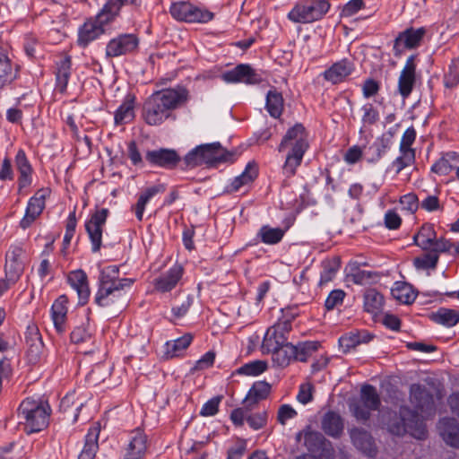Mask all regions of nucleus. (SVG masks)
<instances>
[{
    "mask_svg": "<svg viewBox=\"0 0 459 459\" xmlns=\"http://www.w3.org/2000/svg\"><path fill=\"white\" fill-rule=\"evenodd\" d=\"M188 91L178 86L153 92L143 104L142 118L149 126H158L168 119H176L174 110L188 100Z\"/></svg>",
    "mask_w": 459,
    "mask_h": 459,
    "instance_id": "1",
    "label": "nucleus"
},
{
    "mask_svg": "<svg viewBox=\"0 0 459 459\" xmlns=\"http://www.w3.org/2000/svg\"><path fill=\"white\" fill-rule=\"evenodd\" d=\"M236 152L225 150L220 143L201 144L191 150L184 158L187 168L202 165L214 166L221 162L233 161Z\"/></svg>",
    "mask_w": 459,
    "mask_h": 459,
    "instance_id": "2",
    "label": "nucleus"
},
{
    "mask_svg": "<svg viewBox=\"0 0 459 459\" xmlns=\"http://www.w3.org/2000/svg\"><path fill=\"white\" fill-rule=\"evenodd\" d=\"M275 350H263L272 353L273 361L280 368H286L293 361L306 362L309 357L316 352L320 343L318 342L309 341L299 342L293 345L290 342L277 344Z\"/></svg>",
    "mask_w": 459,
    "mask_h": 459,
    "instance_id": "3",
    "label": "nucleus"
},
{
    "mask_svg": "<svg viewBox=\"0 0 459 459\" xmlns=\"http://www.w3.org/2000/svg\"><path fill=\"white\" fill-rule=\"evenodd\" d=\"M51 409L47 402L26 398L19 407V415L28 433L39 432L48 427Z\"/></svg>",
    "mask_w": 459,
    "mask_h": 459,
    "instance_id": "4",
    "label": "nucleus"
},
{
    "mask_svg": "<svg viewBox=\"0 0 459 459\" xmlns=\"http://www.w3.org/2000/svg\"><path fill=\"white\" fill-rule=\"evenodd\" d=\"M387 429L396 436H402L405 432H409L417 439H424L427 437L426 426L419 412L407 407L400 409V418L388 422Z\"/></svg>",
    "mask_w": 459,
    "mask_h": 459,
    "instance_id": "5",
    "label": "nucleus"
},
{
    "mask_svg": "<svg viewBox=\"0 0 459 459\" xmlns=\"http://www.w3.org/2000/svg\"><path fill=\"white\" fill-rule=\"evenodd\" d=\"M330 9L327 0H301L288 13L295 23H309L321 19Z\"/></svg>",
    "mask_w": 459,
    "mask_h": 459,
    "instance_id": "6",
    "label": "nucleus"
},
{
    "mask_svg": "<svg viewBox=\"0 0 459 459\" xmlns=\"http://www.w3.org/2000/svg\"><path fill=\"white\" fill-rule=\"evenodd\" d=\"M169 13L175 20L186 22L204 23L213 18L212 13L186 1L173 2L169 7Z\"/></svg>",
    "mask_w": 459,
    "mask_h": 459,
    "instance_id": "7",
    "label": "nucleus"
},
{
    "mask_svg": "<svg viewBox=\"0 0 459 459\" xmlns=\"http://www.w3.org/2000/svg\"><path fill=\"white\" fill-rule=\"evenodd\" d=\"M414 244L423 250L435 253L449 252L453 244L445 238H437L434 226L429 223L423 224L418 233L413 237Z\"/></svg>",
    "mask_w": 459,
    "mask_h": 459,
    "instance_id": "8",
    "label": "nucleus"
},
{
    "mask_svg": "<svg viewBox=\"0 0 459 459\" xmlns=\"http://www.w3.org/2000/svg\"><path fill=\"white\" fill-rule=\"evenodd\" d=\"M109 211L107 208L96 210L85 223V229L91 243V251H100L102 244V232Z\"/></svg>",
    "mask_w": 459,
    "mask_h": 459,
    "instance_id": "9",
    "label": "nucleus"
},
{
    "mask_svg": "<svg viewBox=\"0 0 459 459\" xmlns=\"http://www.w3.org/2000/svg\"><path fill=\"white\" fill-rule=\"evenodd\" d=\"M50 194L49 188H40L30 198L25 214L20 221L22 229H28L39 217L45 209L46 199L50 196Z\"/></svg>",
    "mask_w": 459,
    "mask_h": 459,
    "instance_id": "10",
    "label": "nucleus"
},
{
    "mask_svg": "<svg viewBox=\"0 0 459 459\" xmlns=\"http://www.w3.org/2000/svg\"><path fill=\"white\" fill-rule=\"evenodd\" d=\"M139 39L135 34L126 33L110 39L106 47L107 57H117L129 55L136 51Z\"/></svg>",
    "mask_w": 459,
    "mask_h": 459,
    "instance_id": "11",
    "label": "nucleus"
},
{
    "mask_svg": "<svg viewBox=\"0 0 459 459\" xmlns=\"http://www.w3.org/2000/svg\"><path fill=\"white\" fill-rule=\"evenodd\" d=\"M425 34L426 29L423 27L418 29L411 27L400 32L394 41V55L398 57L401 56L406 49L418 48Z\"/></svg>",
    "mask_w": 459,
    "mask_h": 459,
    "instance_id": "12",
    "label": "nucleus"
},
{
    "mask_svg": "<svg viewBox=\"0 0 459 459\" xmlns=\"http://www.w3.org/2000/svg\"><path fill=\"white\" fill-rule=\"evenodd\" d=\"M100 294L110 293L112 288H130L134 280L119 277V267L117 265H108L100 271L99 278Z\"/></svg>",
    "mask_w": 459,
    "mask_h": 459,
    "instance_id": "13",
    "label": "nucleus"
},
{
    "mask_svg": "<svg viewBox=\"0 0 459 459\" xmlns=\"http://www.w3.org/2000/svg\"><path fill=\"white\" fill-rule=\"evenodd\" d=\"M24 250L21 245H13L5 255V277L9 282L14 283L22 275L24 265L22 255Z\"/></svg>",
    "mask_w": 459,
    "mask_h": 459,
    "instance_id": "14",
    "label": "nucleus"
},
{
    "mask_svg": "<svg viewBox=\"0 0 459 459\" xmlns=\"http://www.w3.org/2000/svg\"><path fill=\"white\" fill-rule=\"evenodd\" d=\"M291 329V325L287 321L278 320L267 330L262 342V349L275 350V347H278L277 344H281L287 342V335Z\"/></svg>",
    "mask_w": 459,
    "mask_h": 459,
    "instance_id": "15",
    "label": "nucleus"
},
{
    "mask_svg": "<svg viewBox=\"0 0 459 459\" xmlns=\"http://www.w3.org/2000/svg\"><path fill=\"white\" fill-rule=\"evenodd\" d=\"M416 56H410L398 78V91L403 99L408 98L416 82Z\"/></svg>",
    "mask_w": 459,
    "mask_h": 459,
    "instance_id": "16",
    "label": "nucleus"
},
{
    "mask_svg": "<svg viewBox=\"0 0 459 459\" xmlns=\"http://www.w3.org/2000/svg\"><path fill=\"white\" fill-rule=\"evenodd\" d=\"M183 273L184 269L182 265L178 264H174L167 272L153 280L154 290L161 293L172 290L181 280Z\"/></svg>",
    "mask_w": 459,
    "mask_h": 459,
    "instance_id": "17",
    "label": "nucleus"
},
{
    "mask_svg": "<svg viewBox=\"0 0 459 459\" xmlns=\"http://www.w3.org/2000/svg\"><path fill=\"white\" fill-rule=\"evenodd\" d=\"M307 149L295 146H285L284 149H281V144L279 145L278 151L285 153L282 173L286 178L293 177L296 174L297 169L301 165L304 154Z\"/></svg>",
    "mask_w": 459,
    "mask_h": 459,
    "instance_id": "18",
    "label": "nucleus"
},
{
    "mask_svg": "<svg viewBox=\"0 0 459 459\" xmlns=\"http://www.w3.org/2000/svg\"><path fill=\"white\" fill-rule=\"evenodd\" d=\"M221 78L228 83L245 82L247 84H255L260 82L259 76L249 65H238L232 70L227 71L221 74Z\"/></svg>",
    "mask_w": 459,
    "mask_h": 459,
    "instance_id": "19",
    "label": "nucleus"
},
{
    "mask_svg": "<svg viewBox=\"0 0 459 459\" xmlns=\"http://www.w3.org/2000/svg\"><path fill=\"white\" fill-rule=\"evenodd\" d=\"M354 68L353 62L343 58L333 63L322 75L325 81L332 84H338L344 82L346 78L352 74Z\"/></svg>",
    "mask_w": 459,
    "mask_h": 459,
    "instance_id": "20",
    "label": "nucleus"
},
{
    "mask_svg": "<svg viewBox=\"0 0 459 459\" xmlns=\"http://www.w3.org/2000/svg\"><path fill=\"white\" fill-rule=\"evenodd\" d=\"M105 23L97 16L87 20L79 29L77 43L80 47L85 48L91 41L98 39L104 33Z\"/></svg>",
    "mask_w": 459,
    "mask_h": 459,
    "instance_id": "21",
    "label": "nucleus"
},
{
    "mask_svg": "<svg viewBox=\"0 0 459 459\" xmlns=\"http://www.w3.org/2000/svg\"><path fill=\"white\" fill-rule=\"evenodd\" d=\"M68 283L74 289L78 296V304L85 305L91 295V290L88 281V276L82 270H75L69 273L67 276Z\"/></svg>",
    "mask_w": 459,
    "mask_h": 459,
    "instance_id": "22",
    "label": "nucleus"
},
{
    "mask_svg": "<svg viewBox=\"0 0 459 459\" xmlns=\"http://www.w3.org/2000/svg\"><path fill=\"white\" fill-rule=\"evenodd\" d=\"M145 159L150 164L165 169L175 168L180 160L177 152L171 149L149 151L146 152Z\"/></svg>",
    "mask_w": 459,
    "mask_h": 459,
    "instance_id": "23",
    "label": "nucleus"
},
{
    "mask_svg": "<svg viewBox=\"0 0 459 459\" xmlns=\"http://www.w3.org/2000/svg\"><path fill=\"white\" fill-rule=\"evenodd\" d=\"M147 436L142 430H134L123 459H143L147 452Z\"/></svg>",
    "mask_w": 459,
    "mask_h": 459,
    "instance_id": "24",
    "label": "nucleus"
},
{
    "mask_svg": "<svg viewBox=\"0 0 459 459\" xmlns=\"http://www.w3.org/2000/svg\"><path fill=\"white\" fill-rule=\"evenodd\" d=\"M410 401L421 412L431 410L434 404L433 395L418 384L411 385L410 388Z\"/></svg>",
    "mask_w": 459,
    "mask_h": 459,
    "instance_id": "25",
    "label": "nucleus"
},
{
    "mask_svg": "<svg viewBox=\"0 0 459 459\" xmlns=\"http://www.w3.org/2000/svg\"><path fill=\"white\" fill-rule=\"evenodd\" d=\"M270 392L271 385L267 382H255L243 400L245 408L252 411L261 401L267 398Z\"/></svg>",
    "mask_w": 459,
    "mask_h": 459,
    "instance_id": "26",
    "label": "nucleus"
},
{
    "mask_svg": "<svg viewBox=\"0 0 459 459\" xmlns=\"http://www.w3.org/2000/svg\"><path fill=\"white\" fill-rule=\"evenodd\" d=\"M281 149L285 146L308 148L307 134L302 124H296L290 127L281 142Z\"/></svg>",
    "mask_w": 459,
    "mask_h": 459,
    "instance_id": "27",
    "label": "nucleus"
},
{
    "mask_svg": "<svg viewBox=\"0 0 459 459\" xmlns=\"http://www.w3.org/2000/svg\"><path fill=\"white\" fill-rule=\"evenodd\" d=\"M353 445L369 457L376 455L377 449L371 435L361 429H352L350 432Z\"/></svg>",
    "mask_w": 459,
    "mask_h": 459,
    "instance_id": "28",
    "label": "nucleus"
},
{
    "mask_svg": "<svg viewBox=\"0 0 459 459\" xmlns=\"http://www.w3.org/2000/svg\"><path fill=\"white\" fill-rule=\"evenodd\" d=\"M438 429L443 440L449 446L459 447V425L455 419L444 418L439 421Z\"/></svg>",
    "mask_w": 459,
    "mask_h": 459,
    "instance_id": "29",
    "label": "nucleus"
},
{
    "mask_svg": "<svg viewBox=\"0 0 459 459\" xmlns=\"http://www.w3.org/2000/svg\"><path fill=\"white\" fill-rule=\"evenodd\" d=\"M125 289L112 288L110 293L108 294H100V290H98L94 298L95 303L103 307L117 306L118 308H121L126 304Z\"/></svg>",
    "mask_w": 459,
    "mask_h": 459,
    "instance_id": "30",
    "label": "nucleus"
},
{
    "mask_svg": "<svg viewBox=\"0 0 459 459\" xmlns=\"http://www.w3.org/2000/svg\"><path fill=\"white\" fill-rule=\"evenodd\" d=\"M100 432V426L95 423L91 426L85 436V442L82 450L81 451L78 459H94L96 453L99 449V436Z\"/></svg>",
    "mask_w": 459,
    "mask_h": 459,
    "instance_id": "31",
    "label": "nucleus"
},
{
    "mask_svg": "<svg viewBox=\"0 0 459 459\" xmlns=\"http://www.w3.org/2000/svg\"><path fill=\"white\" fill-rule=\"evenodd\" d=\"M18 74V65L9 57L5 50L0 49V89L11 83Z\"/></svg>",
    "mask_w": 459,
    "mask_h": 459,
    "instance_id": "32",
    "label": "nucleus"
},
{
    "mask_svg": "<svg viewBox=\"0 0 459 459\" xmlns=\"http://www.w3.org/2000/svg\"><path fill=\"white\" fill-rule=\"evenodd\" d=\"M68 298L65 295L59 296L52 305V319L58 333L65 331V325L67 315Z\"/></svg>",
    "mask_w": 459,
    "mask_h": 459,
    "instance_id": "33",
    "label": "nucleus"
},
{
    "mask_svg": "<svg viewBox=\"0 0 459 459\" xmlns=\"http://www.w3.org/2000/svg\"><path fill=\"white\" fill-rule=\"evenodd\" d=\"M134 102L135 96L134 94H127L122 104L115 112V124L125 125L130 123L134 118Z\"/></svg>",
    "mask_w": 459,
    "mask_h": 459,
    "instance_id": "34",
    "label": "nucleus"
},
{
    "mask_svg": "<svg viewBox=\"0 0 459 459\" xmlns=\"http://www.w3.org/2000/svg\"><path fill=\"white\" fill-rule=\"evenodd\" d=\"M459 165V154L449 152L444 154L431 167V171L438 175H448L454 169H457Z\"/></svg>",
    "mask_w": 459,
    "mask_h": 459,
    "instance_id": "35",
    "label": "nucleus"
},
{
    "mask_svg": "<svg viewBox=\"0 0 459 459\" xmlns=\"http://www.w3.org/2000/svg\"><path fill=\"white\" fill-rule=\"evenodd\" d=\"M322 429L330 437H340L343 431V421L340 414L334 411L326 412L322 420Z\"/></svg>",
    "mask_w": 459,
    "mask_h": 459,
    "instance_id": "36",
    "label": "nucleus"
},
{
    "mask_svg": "<svg viewBox=\"0 0 459 459\" xmlns=\"http://www.w3.org/2000/svg\"><path fill=\"white\" fill-rule=\"evenodd\" d=\"M72 61L70 56L62 57L56 62V89L60 92H65L68 84V81L71 75Z\"/></svg>",
    "mask_w": 459,
    "mask_h": 459,
    "instance_id": "37",
    "label": "nucleus"
},
{
    "mask_svg": "<svg viewBox=\"0 0 459 459\" xmlns=\"http://www.w3.org/2000/svg\"><path fill=\"white\" fill-rule=\"evenodd\" d=\"M258 170L255 165L248 163L245 170L236 177L227 187L229 192H238L242 186L249 185L257 177Z\"/></svg>",
    "mask_w": 459,
    "mask_h": 459,
    "instance_id": "38",
    "label": "nucleus"
},
{
    "mask_svg": "<svg viewBox=\"0 0 459 459\" xmlns=\"http://www.w3.org/2000/svg\"><path fill=\"white\" fill-rule=\"evenodd\" d=\"M373 338L367 331H360L356 333H351L343 335L339 339V344L343 349L344 352L350 351L351 349L355 348L360 343H368Z\"/></svg>",
    "mask_w": 459,
    "mask_h": 459,
    "instance_id": "39",
    "label": "nucleus"
},
{
    "mask_svg": "<svg viewBox=\"0 0 459 459\" xmlns=\"http://www.w3.org/2000/svg\"><path fill=\"white\" fill-rule=\"evenodd\" d=\"M165 190L164 186L161 185L152 186L151 187L146 188L140 195L137 200V203L133 207L135 216L139 221H143V212L145 210V206L150 201L152 197L155 195L161 193Z\"/></svg>",
    "mask_w": 459,
    "mask_h": 459,
    "instance_id": "40",
    "label": "nucleus"
},
{
    "mask_svg": "<svg viewBox=\"0 0 459 459\" xmlns=\"http://www.w3.org/2000/svg\"><path fill=\"white\" fill-rule=\"evenodd\" d=\"M15 164L18 171L20 172L19 186L21 188L28 186L31 182V167L23 150L18 151L15 157Z\"/></svg>",
    "mask_w": 459,
    "mask_h": 459,
    "instance_id": "41",
    "label": "nucleus"
},
{
    "mask_svg": "<svg viewBox=\"0 0 459 459\" xmlns=\"http://www.w3.org/2000/svg\"><path fill=\"white\" fill-rule=\"evenodd\" d=\"M284 100L281 92L275 88L271 89L266 94L265 108L268 113L274 118L281 117L283 111Z\"/></svg>",
    "mask_w": 459,
    "mask_h": 459,
    "instance_id": "42",
    "label": "nucleus"
},
{
    "mask_svg": "<svg viewBox=\"0 0 459 459\" xmlns=\"http://www.w3.org/2000/svg\"><path fill=\"white\" fill-rule=\"evenodd\" d=\"M384 307V297L375 289H368L364 293V309L372 315L378 314Z\"/></svg>",
    "mask_w": 459,
    "mask_h": 459,
    "instance_id": "43",
    "label": "nucleus"
},
{
    "mask_svg": "<svg viewBox=\"0 0 459 459\" xmlns=\"http://www.w3.org/2000/svg\"><path fill=\"white\" fill-rule=\"evenodd\" d=\"M284 234L285 230L281 228H272L269 225H264L259 230L257 238L266 245H275L282 239Z\"/></svg>",
    "mask_w": 459,
    "mask_h": 459,
    "instance_id": "44",
    "label": "nucleus"
},
{
    "mask_svg": "<svg viewBox=\"0 0 459 459\" xmlns=\"http://www.w3.org/2000/svg\"><path fill=\"white\" fill-rule=\"evenodd\" d=\"M193 337L191 334H185L177 340L166 343V353L169 357H178L190 345Z\"/></svg>",
    "mask_w": 459,
    "mask_h": 459,
    "instance_id": "45",
    "label": "nucleus"
},
{
    "mask_svg": "<svg viewBox=\"0 0 459 459\" xmlns=\"http://www.w3.org/2000/svg\"><path fill=\"white\" fill-rule=\"evenodd\" d=\"M26 342L30 346L29 354H32L36 359L42 348V341L38 328L34 325H29L26 332Z\"/></svg>",
    "mask_w": 459,
    "mask_h": 459,
    "instance_id": "46",
    "label": "nucleus"
},
{
    "mask_svg": "<svg viewBox=\"0 0 459 459\" xmlns=\"http://www.w3.org/2000/svg\"><path fill=\"white\" fill-rule=\"evenodd\" d=\"M359 402L375 411L379 408L381 403L376 387L371 385H365L361 387L360 399Z\"/></svg>",
    "mask_w": 459,
    "mask_h": 459,
    "instance_id": "47",
    "label": "nucleus"
},
{
    "mask_svg": "<svg viewBox=\"0 0 459 459\" xmlns=\"http://www.w3.org/2000/svg\"><path fill=\"white\" fill-rule=\"evenodd\" d=\"M433 320L437 324L451 327L459 322V312L449 308H440L433 315Z\"/></svg>",
    "mask_w": 459,
    "mask_h": 459,
    "instance_id": "48",
    "label": "nucleus"
},
{
    "mask_svg": "<svg viewBox=\"0 0 459 459\" xmlns=\"http://www.w3.org/2000/svg\"><path fill=\"white\" fill-rule=\"evenodd\" d=\"M122 6L123 4L119 0H108L98 13L97 17L106 24L119 13Z\"/></svg>",
    "mask_w": 459,
    "mask_h": 459,
    "instance_id": "49",
    "label": "nucleus"
},
{
    "mask_svg": "<svg viewBox=\"0 0 459 459\" xmlns=\"http://www.w3.org/2000/svg\"><path fill=\"white\" fill-rule=\"evenodd\" d=\"M323 270L320 275L319 285L323 286L331 281L339 269V264L336 260H325L322 264Z\"/></svg>",
    "mask_w": 459,
    "mask_h": 459,
    "instance_id": "50",
    "label": "nucleus"
},
{
    "mask_svg": "<svg viewBox=\"0 0 459 459\" xmlns=\"http://www.w3.org/2000/svg\"><path fill=\"white\" fill-rule=\"evenodd\" d=\"M400 150V156L393 161V167L396 169V173H400L404 168L411 165L415 160L414 150Z\"/></svg>",
    "mask_w": 459,
    "mask_h": 459,
    "instance_id": "51",
    "label": "nucleus"
},
{
    "mask_svg": "<svg viewBox=\"0 0 459 459\" xmlns=\"http://www.w3.org/2000/svg\"><path fill=\"white\" fill-rule=\"evenodd\" d=\"M437 253L431 251V253L416 257L413 261V264L418 270L434 269L437 266Z\"/></svg>",
    "mask_w": 459,
    "mask_h": 459,
    "instance_id": "52",
    "label": "nucleus"
},
{
    "mask_svg": "<svg viewBox=\"0 0 459 459\" xmlns=\"http://www.w3.org/2000/svg\"><path fill=\"white\" fill-rule=\"evenodd\" d=\"M445 86L453 88L459 83V57L454 59L444 77Z\"/></svg>",
    "mask_w": 459,
    "mask_h": 459,
    "instance_id": "53",
    "label": "nucleus"
},
{
    "mask_svg": "<svg viewBox=\"0 0 459 459\" xmlns=\"http://www.w3.org/2000/svg\"><path fill=\"white\" fill-rule=\"evenodd\" d=\"M267 368V364L262 360H255L243 365L239 368L238 372L247 376H258L264 372Z\"/></svg>",
    "mask_w": 459,
    "mask_h": 459,
    "instance_id": "54",
    "label": "nucleus"
},
{
    "mask_svg": "<svg viewBox=\"0 0 459 459\" xmlns=\"http://www.w3.org/2000/svg\"><path fill=\"white\" fill-rule=\"evenodd\" d=\"M392 295L394 299L404 304H410L415 299V295L411 291L408 285H397L392 289Z\"/></svg>",
    "mask_w": 459,
    "mask_h": 459,
    "instance_id": "55",
    "label": "nucleus"
},
{
    "mask_svg": "<svg viewBox=\"0 0 459 459\" xmlns=\"http://www.w3.org/2000/svg\"><path fill=\"white\" fill-rule=\"evenodd\" d=\"M363 112L361 121L364 126H371L379 120L378 110L371 103H366L361 107Z\"/></svg>",
    "mask_w": 459,
    "mask_h": 459,
    "instance_id": "56",
    "label": "nucleus"
},
{
    "mask_svg": "<svg viewBox=\"0 0 459 459\" xmlns=\"http://www.w3.org/2000/svg\"><path fill=\"white\" fill-rule=\"evenodd\" d=\"M350 411L357 420L365 422L369 419L371 411L374 410L358 401L350 405Z\"/></svg>",
    "mask_w": 459,
    "mask_h": 459,
    "instance_id": "57",
    "label": "nucleus"
},
{
    "mask_svg": "<svg viewBox=\"0 0 459 459\" xmlns=\"http://www.w3.org/2000/svg\"><path fill=\"white\" fill-rule=\"evenodd\" d=\"M268 419V413L266 411H263L260 412L253 413L247 416L246 420L250 426L251 429L255 430H258L263 429Z\"/></svg>",
    "mask_w": 459,
    "mask_h": 459,
    "instance_id": "58",
    "label": "nucleus"
},
{
    "mask_svg": "<svg viewBox=\"0 0 459 459\" xmlns=\"http://www.w3.org/2000/svg\"><path fill=\"white\" fill-rule=\"evenodd\" d=\"M400 204L403 210H406L411 213L416 212L420 207L419 198L415 194H407L401 197Z\"/></svg>",
    "mask_w": 459,
    "mask_h": 459,
    "instance_id": "59",
    "label": "nucleus"
},
{
    "mask_svg": "<svg viewBox=\"0 0 459 459\" xmlns=\"http://www.w3.org/2000/svg\"><path fill=\"white\" fill-rule=\"evenodd\" d=\"M345 297V292L342 290H334L330 292L325 299V307L327 310H332L341 305Z\"/></svg>",
    "mask_w": 459,
    "mask_h": 459,
    "instance_id": "60",
    "label": "nucleus"
},
{
    "mask_svg": "<svg viewBox=\"0 0 459 459\" xmlns=\"http://www.w3.org/2000/svg\"><path fill=\"white\" fill-rule=\"evenodd\" d=\"M297 416V411L290 404H282L279 407L277 412V420L280 424L285 425L287 420Z\"/></svg>",
    "mask_w": 459,
    "mask_h": 459,
    "instance_id": "61",
    "label": "nucleus"
},
{
    "mask_svg": "<svg viewBox=\"0 0 459 459\" xmlns=\"http://www.w3.org/2000/svg\"><path fill=\"white\" fill-rule=\"evenodd\" d=\"M313 390L314 387L310 383L300 385L297 394V400L302 404L310 403L313 400Z\"/></svg>",
    "mask_w": 459,
    "mask_h": 459,
    "instance_id": "62",
    "label": "nucleus"
},
{
    "mask_svg": "<svg viewBox=\"0 0 459 459\" xmlns=\"http://www.w3.org/2000/svg\"><path fill=\"white\" fill-rule=\"evenodd\" d=\"M215 359V352L214 351H207L205 354H204L200 359H198L194 368H192L193 371L195 370H204L206 368H211Z\"/></svg>",
    "mask_w": 459,
    "mask_h": 459,
    "instance_id": "63",
    "label": "nucleus"
},
{
    "mask_svg": "<svg viewBox=\"0 0 459 459\" xmlns=\"http://www.w3.org/2000/svg\"><path fill=\"white\" fill-rule=\"evenodd\" d=\"M91 340V333L84 325L75 327L71 333V341L74 343L85 342Z\"/></svg>",
    "mask_w": 459,
    "mask_h": 459,
    "instance_id": "64",
    "label": "nucleus"
}]
</instances>
